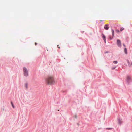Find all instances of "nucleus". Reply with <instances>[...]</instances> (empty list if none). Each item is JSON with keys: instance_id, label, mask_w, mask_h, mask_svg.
<instances>
[{"instance_id": "obj_20", "label": "nucleus", "mask_w": 132, "mask_h": 132, "mask_svg": "<svg viewBox=\"0 0 132 132\" xmlns=\"http://www.w3.org/2000/svg\"><path fill=\"white\" fill-rule=\"evenodd\" d=\"M104 40V42L105 43H106V39H103Z\"/></svg>"}, {"instance_id": "obj_16", "label": "nucleus", "mask_w": 132, "mask_h": 132, "mask_svg": "<svg viewBox=\"0 0 132 132\" xmlns=\"http://www.w3.org/2000/svg\"><path fill=\"white\" fill-rule=\"evenodd\" d=\"M116 32L118 33L119 32V30L118 29L116 30Z\"/></svg>"}, {"instance_id": "obj_13", "label": "nucleus", "mask_w": 132, "mask_h": 132, "mask_svg": "<svg viewBox=\"0 0 132 132\" xmlns=\"http://www.w3.org/2000/svg\"><path fill=\"white\" fill-rule=\"evenodd\" d=\"M11 104L12 105V107L13 108H15V106H14V105H13V104L12 103V102H11Z\"/></svg>"}, {"instance_id": "obj_9", "label": "nucleus", "mask_w": 132, "mask_h": 132, "mask_svg": "<svg viewBox=\"0 0 132 132\" xmlns=\"http://www.w3.org/2000/svg\"><path fill=\"white\" fill-rule=\"evenodd\" d=\"M127 63H128V64L129 65V67H130V63L129 62V61L127 60Z\"/></svg>"}, {"instance_id": "obj_7", "label": "nucleus", "mask_w": 132, "mask_h": 132, "mask_svg": "<svg viewBox=\"0 0 132 132\" xmlns=\"http://www.w3.org/2000/svg\"><path fill=\"white\" fill-rule=\"evenodd\" d=\"M122 123V121L120 120V119H118V124L120 125H121Z\"/></svg>"}, {"instance_id": "obj_6", "label": "nucleus", "mask_w": 132, "mask_h": 132, "mask_svg": "<svg viewBox=\"0 0 132 132\" xmlns=\"http://www.w3.org/2000/svg\"><path fill=\"white\" fill-rule=\"evenodd\" d=\"M101 36L102 37L103 40L104 39H106V37L105 36L103 33H102L101 34Z\"/></svg>"}, {"instance_id": "obj_3", "label": "nucleus", "mask_w": 132, "mask_h": 132, "mask_svg": "<svg viewBox=\"0 0 132 132\" xmlns=\"http://www.w3.org/2000/svg\"><path fill=\"white\" fill-rule=\"evenodd\" d=\"M23 72L24 76L27 77L28 76V71L27 68L24 67L23 68Z\"/></svg>"}, {"instance_id": "obj_22", "label": "nucleus", "mask_w": 132, "mask_h": 132, "mask_svg": "<svg viewBox=\"0 0 132 132\" xmlns=\"http://www.w3.org/2000/svg\"><path fill=\"white\" fill-rule=\"evenodd\" d=\"M100 21H103V20H100Z\"/></svg>"}, {"instance_id": "obj_26", "label": "nucleus", "mask_w": 132, "mask_h": 132, "mask_svg": "<svg viewBox=\"0 0 132 132\" xmlns=\"http://www.w3.org/2000/svg\"><path fill=\"white\" fill-rule=\"evenodd\" d=\"M58 48H60V47H58Z\"/></svg>"}, {"instance_id": "obj_25", "label": "nucleus", "mask_w": 132, "mask_h": 132, "mask_svg": "<svg viewBox=\"0 0 132 132\" xmlns=\"http://www.w3.org/2000/svg\"><path fill=\"white\" fill-rule=\"evenodd\" d=\"M131 65H132V62H131Z\"/></svg>"}, {"instance_id": "obj_4", "label": "nucleus", "mask_w": 132, "mask_h": 132, "mask_svg": "<svg viewBox=\"0 0 132 132\" xmlns=\"http://www.w3.org/2000/svg\"><path fill=\"white\" fill-rule=\"evenodd\" d=\"M117 44L119 47H121V41L118 39L117 40Z\"/></svg>"}, {"instance_id": "obj_8", "label": "nucleus", "mask_w": 132, "mask_h": 132, "mask_svg": "<svg viewBox=\"0 0 132 132\" xmlns=\"http://www.w3.org/2000/svg\"><path fill=\"white\" fill-rule=\"evenodd\" d=\"M111 31H112V38H113L114 37V30L112 29H111Z\"/></svg>"}, {"instance_id": "obj_18", "label": "nucleus", "mask_w": 132, "mask_h": 132, "mask_svg": "<svg viewBox=\"0 0 132 132\" xmlns=\"http://www.w3.org/2000/svg\"><path fill=\"white\" fill-rule=\"evenodd\" d=\"M109 52V51H106V52H105V53H108Z\"/></svg>"}, {"instance_id": "obj_23", "label": "nucleus", "mask_w": 132, "mask_h": 132, "mask_svg": "<svg viewBox=\"0 0 132 132\" xmlns=\"http://www.w3.org/2000/svg\"><path fill=\"white\" fill-rule=\"evenodd\" d=\"M123 45L124 46H125V45L124 44H123Z\"/></svg>"}, {"instance_id": "obj_10", "label": "nucleus", "mask_w": 132, "mask_h": 132, "mask_svg": "<svg viewBox=\"0 0 132 132\" xmlns=\"http://www.w3.org/2000/svg\"><path fill=\"white\" fill-rule=\"evenodd\" d=\"M124 51L125 54H127V51L126 48H124Z\"/></svg>"}, {"instance_id": "obj_24", "label": "nucleus", "mask_w": 132, "mask_h": 132, "mask_svg": "<svg viewBox=\"0 0 132 132\" xmlns=\"http://www.w3.org/2000/svg\"><path fill=\"white\" fill-rule=\"evenodd\" d=\"M75 118H77V116H75Z\"/></svg>"}, {"instance_id": "obj_14", "label": "nucleus", "mask_w": 132, "mask_h": 132, "mask_svg": "<svg viewBox=\"0 0 132 132\" xmlns=\"http://www.w3.org/2000/svg\"><path fill=\"white\" fill-rule=\"evenodd\" d=\"M124 29V28L123 27H122L120 28V31H122Z\"/></svg>"}, {"instance_id": "obj_15", "label": "nucleus", "mask_w": 132, "mask_h": 132, "mask_svg": "<svg viewBox=\"0 0 132 132\" xmlns=\"http://www.w3.org/2000/svg\"><path fill=\"white\" fill-rule=\"evenodd\" d=\"M106 129L107 130H109V129L111 130L112 129V128H106Z\"/></svg>"}, {"instance_id": "obj_17", "label": "nucleus", "mask_w": 132, "mask_h": 132, "mask_svg": "<svg viewBox=\"0 0 132 132\" xmlns=\"http://www.w3.org/2000/svg\"><path fill=\"white\" fill-rule=\"evenodd\" d=\"M116 68V67H112V70H114V69H115Z\"/></svg>"}, {"instance_id": "obj_5", "label": "nucleus", "mask_w": 132, "mask_h": 132, "mask_svg": "<svg viewBox=\"0 0 132 132\" xmlns=\"http://www.w3.org/2000/svg\"><path fill=\"white\" fill-rule=\"evenodd\" d=\"M109 25L108 24H105L104 27V29L106 30H108L109 28V27H108Z\"/></svg>"}, {"instance_id": "obj_11", "label": "nucleus", "mask_w": 132, "mask_h": 132, "mask_svg": "<svg viewBox=\"0 0 132 132\" xmlns=\"http://www.w3.org/2000/svg\"><path fill=\"white\" fill-rule=\"evenodd\" d=\"M25 86L26 88L27 89L28 88V83L27 82H26L25 84Z\"/></svg>"}, {"instance_id": "obj_2", "label": "nucleus", "mask_w": 132, "mask_h": 132, "mask_svg": "<svg viewBox=\"0 0 132 132\" xmlns=\"http://www.w3.org/2000/svg\"><path fill=\"white\" fill-rule=\"evenodd\" d=\"M126 81L128 85H130V83L132 82V78L129 75H127Z\"/></svg>"}, {"instance_id": "obj_19", "label": "nucleus", "mask_w": 132, "mask_h": 132, "mask_svg": "<svg viewBox=\"0 0 132 132\" xmlns=\"http://www.w3.org/2000/svg\"><path fill=\"white\" fill-rule=\"evenodd\" d=\"M112 38H112L111 37H110V39L111 40L112 39Z\"/></svg>"}, {"instance_id": "obj_1", "label": "nucleus", "mask_w": 132, "mask_h": 132, "mask_svg": "<svg viewBox=\"0 0 132 132\" xmlns=\"http://www.w3.org/2000/svg\"><path fill=\"white\" fill-rule=\"evenodd\" d=\"M46 81L47 84L48 85H52L54 84L55 81L53 78L49 77L46 79Z\"/></svg>"}, {"instance_id": "obj_21", "label": "nucleus", "mask_w": 132, "mask_h": 132, "mask_svg": "<svg viewBox=\"0 0 132 132\" xmlns=\"http://www.w3.org/2000/svg\"><path fill=\"white\" fill-rule=\"evenodd\" d=\"M37 44V43H35V44L36 45Z\"/></svg>"}, {"instance_id": "obj_12", "label": "nucleus", "mask_w": 132, "mask_h": 132, "mask_svg": "<svg viewBox=\"0 0 132 132\" xmlns=\"http://www.w3.org/2000/svg\"><path fill=\"white\" fill-rule=\"evenodd\" d=\"M113 62L115 64H116L118 62L117 61H113Z\"/></svg>"}]
</instances>
